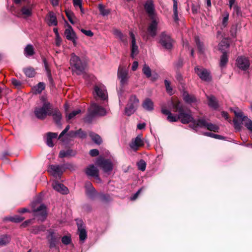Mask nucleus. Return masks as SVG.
I'll list each match as a JSON object with an SVG mask.
<instances>
[{"instance_id":"nucleus-1","label":"nucleus","mask_w":252,"mask_h":252,"mask_svg":"<svg viewBox=\"0 0 252 252\" xmlns=\"http://www.w3.org/2000/svg\"><path fill=\"white\" fill-rule=\"evenodd\" d=\"M70 65L73 72L77 75H80L84 72L87 63L74 53H72L70 56Z\"/></svg>"},{"instance_id":"nucleus-2","label":"nucleus","mask_w":252,"mask_h":252,"mask_svg":"<svg viewBox=\"0 0 252 252\" xmlns=\"http://www.w3.org/2000/svg\"><path fill=\"white\" fill-rule=\"evenodd\" d=\"M173 111L175 112L179 113L180 120L182 123L184 124L197 123V120H194L192 116L186 113L184 110L183 106L180 102L174 103L171 102Z\"/></svg>"},{"instance_id":"nucleus-3","label":"nucleus","mask_w":252,"mask_h":252,"mask_svg":"<svg viewBox=\"0 0 252 252\" xmlns=\"http://www.w3.org/2000/svg\"><path fill=\"white\" fill-rule=\"evenodd\" d=\"M107 114L106 110L96 103L93 102L88 109V114L84 118V121L88 123L92 122L96 116H103Z\"/></svg>"},{"instance_id":"nucleus-4","label":"nucleus","mask_w":252,"mask_h":252,"mask_svg":"<svg viewBox=\"0 0 252 252\" xmlns=\"http://www.w3.org/2000/svg\"><path fill=\"white\" fill-rule=\"evenodd\" d=\"M41 100L43 102L42 106L35 107L34 113L36 118L39 119L43 120L47 115L51 113L52 105L43 96L41 97Z\"/></svg>"},{"instance_id":"nucleus-5","label":"nucleus","mask_w":252,"mask_h":252,"mask_svg":"<svg viewBox=\"0 0 252 252\" xmlns=\"http://www.w3.org/2000/svg\"><path fill=\"white\" fill-rule=\"evenodd\" d=\"M189 127L192 128L195 132L197 131V128H205L207 129L213 131L214 132H218L219 127L216 125L211 123L208 122L204 118H199L197 120V123L190 124Z\"/></svg>"},{"instance_id":"nucleus-6","label":"nucleus","mask_w":252,"mask_h":252,"mask_svg":"<svg viewBox=\"0 0 252 252\" xmlns=\"http://www.w3.org/2000/svg\"><path fill=\"white\" fill-rule=\"evenodd\" d=\"M46 239L50 249H59L58 245L60 242L61 236L58 233L54 230L49 229L47 230Z\"/></svg>"},{"instance_id":"nucleus-7","label":"nucleus","mask_w":252,"mask_h":252,"mask_svg":"<svg viewBox=\"0 0 252 252\" xmlns=\"http://www.w3.org/2000/svg\"><path fill=\"white\" fill-rule=\"evenodd\" d=\"M139 101L135 95L130 96L125 109V114L127 116L133 114L137 110L139 106Z\"/></svg>"},{"instance_id":"nucleus-8","label":"nucleus","mask_w":252,"mask_h":252,"mask_svg":"<svg viewBox=\"0 0 252 252\" xmlns=\"http://www.w3.org/2000/svg\"><path fill=\"white\" fill-rule=\"evenodd\" d=\"M35 202L32 203V207L33 209L34 216L36 217L38 220L44 221L47 217V213L46 206L43 204H40V206L36 208H35Z\"/></svg>"},{"instance_id":"nucleus-9","label":"nucleus","mask_w":252,"mask_h":252,"mask_svg":"<svg viewBox=\"0 0 252 252\" xmlns=\"http://www.w3.org/2000/svg\"><path fill=\"white\" fill-rule=\"evenodd\" d=\"M194 72L198 77L204 81L209 82L212 79L210 72L203 67L199 66H195L194 68Z\"/></svg>"},{"instance_id":"nucleus-10","label":"nucleus","mask_w":252,"mask_h":252,"mask_svg":"<svg viewBox=\"0 0 252 252\" xmlns=\"http://www.w3.org/2000/svg\"><path fill=\"white\" fill-rule=\"evenodd\" d=\"M159 43L163 48L167 50L171 49L173 47V40L166 32H162L160 34Z\"/></svg>"},{"instance_id":"nucleus-11","label":"nucleus","mask_w":252,"mask_h":252,"mask_svg":"<svg viewBox=\"0 0 252 252\" xmlns=\"http://www.w3.org/2000/svg\"><path fill=\"white\" fill-rule=\"evenodd\" d=\"M236 66L243 71H247L250 66L249 58L244 56H238L236 60Z\"/></svg>"},{"instance_id":"nucleus-12","label":"nucleus","mask_w":252,"mask_h":252,"mask_svg":"<svg viewBox=\"0 0 252 252\" xmlns=\"http://www.w3.org/2000/svg\"><path fill=\"white\" fill-rule=\"evenodd\" d=\"M76 221L79 240L82 243H83L87 237V233L85 226L81 220H76Z\"/></svg>"},{"instance_id":"nucleus-13","label":"nucleus","mask_w":252,"mask_h":252,"mask_svg":"<svg viewBox=\"0 0 252 252\" xmlns=\"http://www.w3.org/2000/svg\"><path fill=\"white\" fill-rule=\"evenodd\" d=\"M151 22L148 27L149 34L152 37L157 35L158 24L159 22L158 16L150 18Z\"/></svg>"},{"instance_id":"nucleus-14","label":"nucleus","mask_w":252,"mask_h":252,"mask_svg":"<svg viewBox=\"0 0 252 252\" xmlns=\"http://www.w3.org/2000/svg\"><path fill=\"white\" fill-rule=\"evenodd\" d=\"M96 163L102 169L104 172H111L113 168V163L110 159L98 158Z\"/></svg>"},{"instance_id":"nucleus-15","label":"nucleus","mask_w":252,"mask_h":252,"mask_svg":"<svg viewBox=\"0 0 252 252\" xmlns=\"http://www.w3.org/2000/svg\"><path fill=\"white\" fill-rule=\"evenodd\" d=\"M234 112L237 118L241 119L242 122H243V125L247 128L252 132V121L247 116H245L243 112L240 110L234 111Z\"/></svg>"},{"instance_id":"nucleus-16","label":"nucleus","mask_w":252,"mask_h":252,"mask_svg":"<svg viewBox=\"0 0 252 252\" xmlns=\"http://www.w3.org/2000/svg\"><path fill=\"white\" fill-rule=\"evenodd\" d=\"M48 171L55 178L60 179L64 172L62 164L49 165Z\"/></svg>"},{"instance_id":"nucleus-17","label":"nucleus","mask_w":252,"mask_h":252,"mask_svg":"<svg viewBox=\"0 0 252 252\" xmlns=\"http://www.w3.org/2000/svg\"><path fill=\"white\" fill-rule=\"evenodd\" d=\"M64 35L67 40L72 42L74 46H76L77 37L71 26L68 25L67 28L65 30Z\"/></svg>"},{"instance_id":"nucleus-18","label":"nucleus","mask_w":252,"mask_h":252,"mask_svg":"<svg viewBox=\"0 0 252 252\" xmlns=\"http://www.w3.org/2000/svg\"><path fill=\"white\" fill-rule=\"evenodd\" d=\"M94 94L95 97L97 96L102 100H107V91L104 88L99 87L98 86H94Z\"/></svg>"},{"instance_id":"nucleus-19","label":"nucleus","mask_w":252,"mask_h":252,"mask_svg":"<svg viewBox=\"0 0 252 252\" xmlns=\"http://www.w3.org/2000/svg\"><path fill=\"white\" fill-rule=\"evenodd\" d=\"M144 144V140L142 139L141 136L139 135L135 138L132 139L129 145L132 150L133 151H136L139 147L142 146Z\"/></svg>"},{"instance_id":"nucleus-20","label":"nucleus","mask_w":252,"mask_h":252,"mask_svg":"<svg viewBox=\"0 0 252 252\" xmlns=\"http://www.w3.org/2000/svg\"><path fill=\"white\" fill-rule=\"evenodd\" d=\"M144 8L150 18L157 16L155 13V7L152 0H147L146 1L144 5Z\"/></svg>"},{"instance_id":"nucleus-21","label":"nucleus","mask_w":252,"mask_h":252,"mask_svg":"<svg viewBox=\"0 0 252 252\" xmlns=\"http://www.w3.org/2000/svg\"><path fill=\"white\" fill-rule=\"evenodd\" d=\"M127 76V70L120 66L118 70V77L120 80V82L122 86L126 83L128 79Z\"/></svg>"},{"instance_id":"nucleus-22","label":"nucleus","mask_w":252,"mask_h":252,"mask_svg":"<svg viewBox=\"0 0 252 252\" xmlns=\"http://www.w3.org/2000/svg\"><path fill=\"white\" fill-rule=\"evenodd\" d=\"M52 187L55 190L63 194H67L69 192L68 189L65 186L57 181L53 183Z\"/></svg>"},{"instance_id":"nucleus-23","label":"nucleus","mask_w":252,"mask_h":252,"mask_svg":"<svg viewBox=\"0 0 252 252\" xmlns=\"http://www.w3.org/2000/svg\"><path fill=\"white\" fill-rule=\"evenodd\" d=\"M49 115L52 116L53 119L56 122V124L60 126H61L62 124L61 121L62 117L61 112L58 109H52L51 108V113H50Z\"/></svg>"},{"instance_id":"nucleus-24","label":"nucleus","mask_w":252,"mask_h":252,"mask_svg":"<svg viewBox=\"0 0 252 252\" xmlns=\"http://www.w3.org/2000/svg\"><path fill=\"white\" fill-rule=\"evenodd\" d=\"M130 36L131 38V57L134 58L135 56L138 53V47L136 44V40L135 36L132 32H129Z\"/></svg>"},{"instance_id":"nucleus-25","label":"nucleus","mask_w":252,"mask_h":252,"mask_svg":"<svg viewBox=\"0 0 252 252\" xmlns=\"http://www.w3.org/2000/svg\"><path fill=\"white\" fill-rule=\"evenodd\" d=\"M85 173L88 176L94 177L98 174V170L94 165L90 164L86 168Z\"/></svg>"},{"instance_id":"nucleus-26","label":"nucleus","mask_w":252,"mask_h":252,"mask_svg":"<svg viewBox=\"0 0 252 252\" xmlns=\"http://www.w3.org/2000/svg\"><path fill=\"white\" fill-rule=\"evenodd\" d=\"M207 98L208 100V105L210 107L214 109H217L218 108V101L214 95H207Z\"/></svg>"},{"instance_id":"nucleus-27","label":"nucleus","mask_w":252,"mask_h":252,"mask_svg":"<svg viewBox=\"0 0 252 252\" xmlns=\"http://www.w3.org/2000/svg\"><path fill=\"white\" fill-rule=\"evenodd\" d=\"M58 136V133L56 132H49L46 134V144L50 147H53L54 146V143L52 139L56 138Z\"/></svg>"},{"instance_id":"nucleus-28","label":"nucleus","mask_w":252,"mask_h":252,"mask_svg":"<svg viewBox=\"0 0 252 252\" xmlns=\"http://www.w3.org/2000/svg\"><path fill=\"white\" fill-rule=\"evenodd\" d=\"M143 108L147 111H152L154 110V103L149 98H146L142 104Z\"/></svg>"},{"instance_id":"nucleus-29","label":"nucleus","mask_w":252,"mask_h":252,"mask_svg":"<svg viewBox=\"0 0 252 252\" xmlns=\"http://www.w3.org/2000/svg\"><path fill=\"white\" fill-rule=\"evenodd\" d=\"M42 60L43 63L44 68L46 71L48 78L50 81H52L53 79L52 77L50 64L45 57H42Z\"/></svg>"},{"instance_id":"nucleus-30","label":"nucleus","mask_w":252,"mask_h":252,"mask_svg":"<svg viewBox=\"0 0 252 252\" xmlns=\"http://www.w3.org/2000/svg\"><path fill=\"white\" fill-rule=\"evenodd\" d=\"M114 34L125 44H127L126 36L124 35L120 30L115 29L113 31Z\"/></svg>"},{"instance_id":"nucleus-31","label":"nucleus","mask_w":252,"mask_h":252,"mask_svg":"<svg viewBox=\"0 0 252 252\" xmlns=\"http://www.w3.org/2000/svg\"><path fill=\"white\" fill-rule=\"evenodd\" d=\"M183 99L187 103H192L196 101V98L193 95H190L187 92L183 93Z\"/></svg>"},{"instance_id":"nucleus-32","label":"nucleus","mask_w":252,"mask_h":252,"mask_svg":"<svg viewBox=\"0 0 252 252\" xmlns=\"http://www.w3.org/2000/svg\"><path fill=\"white\" fill-rule=\"evenodd\" d=\"M47 21L50 26H57L58 22L57 18L53 12H50L47 17Z\"/></svg>"},{"instance_id":"nucleus-33","label":"nucleus","mask_w":252,"mask_h":252,"mask_svg":"<svg viewBox=\"0 0 252 252\" xmlns=\"http://www.w3.org/2000/svg\"><path fill=\"white\" fill-rule=\"evenodd\" d=\"M34 48L32 45L28 44L24 49V55L26 57H31L34 54Z\"/></svg>"},{"instance_id":"nucleus-34","label":"nucleus","mask_w":252,"mask_h":252,"mask_svg":"<svg viewBox=\"0 0 252 252\" xmlns=\"http://www.w3.org/2000/svg\"><path fill=\"white\" fill-rule=\"evenodd\" d=\"M32 5H28L23 6L21 9V12L23 15L26 16H30L32 14Z\"/></svg>"},{"instance_id":"nucleus-35","label":"nucleus","mask_w":252,"mask_h":252,"mask_svg":"<svg viewBox=\"0 0 252 252\" xmlns=\"http://www.w3.org/2000/svg\"><path fill=\"white\" fill-rule=\"evenodd\" d=\"M173 19L176 22H177L179 20L178 12V0H173Z\"/></svg>"},{"instance_id":"nucleus-36","label":"nucleus","mask_w":252,"mask_h":252,"mask_svg":"<svg viewBox=\"0 0 252 252\" xmlns=\"http://www.w3.org/2000/svg\"><path fill=\"white\" fill-rule=\"evenodd\" d=\"M11 238L7 235H0V247H3L7 245L10 241Z\"/></svg>"},{"instance_id":"nucleus-37","label":"nucleus","mask_w":252,"mask_h":252,"mask_svg":"<svg viewBox=\"0 0 252 252\" xmlns=\"http://www.w3.org/2000/svg\"><path fill=\"white\" fill-rule=\"evenodd\" d=\"M24 218L23 217L19 216H15L13 217H7L4 218V221H10L11 222L18 223L21 222L24 220Z\"/></svg>"},{"instance_id":"nucleus-38","label":"nucleus","mask_w":252,"mask_h":252,"mask_svg":"<svg viewBox=\"0 0 252 252\" xmlns=\"http://www.w3.org/2000/svg\"><path fill=\"white\" fill-rule=\"evenodd\" d=\"M228 61V55L226 52H223L220 57V66L223 68L225 66Z\"/></svg>"},{"instance_id":"nucleus-39","label":"nucleus","mask_w":252,"mask_h":252,"mask_svg":"<svg viewBox=\"0 0 252 252\" xmlns=\"http://www.w3.org/2000/svg\"><path fill=\"white\" fill-rule=\"evenodd\" d=\"M45 85L43 82H39L33 88V90L36 94H39L45 89Z\"/></svg>"},{"instance_id":"nucleus-40","label":"nucleus","mask_w":252,"mask_h":252,"mask_svg":"<svg viewBox=\"0 0 252 252\" xmlns=\"http://www.w3.org/2000/svg\"><path fill=\"white\" fill-rule=\"evenodd\" d=\"M98 8L100 12V15H101L103 16H106L108 15L111 12L110 9L105 8V6L101 3H99L98 4Z\"/></svg>"},{"instance_id":"nucleus-41","label":"nucleus","mask_w":252,"mask_h":252,"mask_svg":"<svg viewBox=\"0 0 252 252\" xmlns=\"http://www.w3.org/2000/svg\"><path fill=\"white\" fill-rule=\"evenodd\" d=\"M194 40L199 52L203 54L204 52V47L203 43L200 41L198 36H195Z\"/></svg>"},{"instance_id":"nucleus-42","label":"nucleus","mask_w":252,"mask_h":252,"mask_svg":"<svg viewBox=\"0 0 252 252\" xmlns=\"http://www.w3.org/2000/svg\"><path fill=\"white\" fill-rule=\"evenodd\" d=\"M90 136L91 137L92 140L96 144L99 145L102 143V139L99 135L94 133V132H90Z\"/></svg>"},{"instance_id":"nucleus-43","label":"nucleus","mask_w":252,"mask_h":252,"mask_svg":"<svg viewBox=\"0 0 252 252\" xmlns=\"http://www.w3.org/2000/svg\"><path fill=\"white\" fill-rule=\"evenodd\" d=\"M74 155L73 151L72 150H62L59 153V157L63 158L64 157H69Z\"/></svg>"},{"instance_id":"nucleus-44","label":"nucleus","mask_w":252,"mask_h":252,"mask_svg":"<svg viewBox=\"0 0 252 252\" xmlns=\"http://www.w3.org/2000/svg\"><path fill=\"white\" fill-rule=\"evenodd\" d=\"M142 72L148 78L151 76V69L150 67L146 63H145L143 66Z\"/></svg>"},{"instance_id":"nucleus-45","label":"nucleus","mask_w":252,"mask_h":252,"mask_svg":"<svg viewBox=\"0 0 252 252\" xmlns=\"http://www.w3.org/2000/svg\"><path fill=\"white\" fill-rule=\"evenodd\" d=\"M229 47V44L226 40H222L219 44L218 48L222 52Z\"/></svg>"},{"instance_id":"nucleus-46","label":"nucleus","mask_w":252,"mask_h":252,"mask_svg":"<svg viewBox=\"0 0 252 252\" xmlns=\"http://www.w3.org/2000/svg\"><path fill=\"white\" fill-rule=\"evenodd\" d=\"M203 135L205 136H207L208 137H212V138H214L215 139H218L222 140V139H224V137H223L221 135L214 134L213 133L210 132H204Z\"/></svg>"},{"instance_id":"nucleus-47","label":"nucleus","mask_w":252,"mask_h":252,"mask_svg":"<svg viewBox=\"0 0 252 252\" xmlns=\"http://www.w3.org/2000/svg\"><path fill=\"white\" fill-rule=\"evenodd\" d=\"M86 195L91 199H94L97 194V192L94 188L89 189L86 191Z\"/></svg>"},{"instance_id":"nucleus-48","label":"nucleus","mask_w":252,"mask_h":252,"mask_svg":"<svg viewBox=\"0 0 252 252\" xmlns=\"http://www.w3.org/2000/svg\"><path fill=\"white\" fill-rule=\"evenodd\" d=\"M64 171L66 169H69L71 171H74L76 169V166L74 164L71 163H65L62 164Z\"/></svg>"},{"instance_id":"nucleus-49","label":"nucleus","mask_w":252,"mask_h":252,"mask_svg":"<svg viewBox=\"0 0 252 252\" xmlns=\"http://www.w3.org/2000/svg\"><path fill=\"white\" fill-rule=\"evenodd\" d=\"M167 119L170 122H177L179 120H180L179 113H178V115L171 113L167 116Z\"/></svg>"},{"instance_id":"nucleus-50","label":"nucleus","mask_w":252,"mask_h":252,"mask_svg":"<svg viewBox=\"0 0 252 252\" xmlns=\"http://www.w3.org/2000/svg\"><path fill=\"white\" fill-rule=\"evenodd\" d=\"M240 119V121H238L237 119L233 120L234 128L238 131H240L241 130L242 124H243V122H242L241 119Z\"/></svg>"},{"instance_id":"nucleus-51","label":"nucleus","mask_w":252,"mask_h":252,"mask_svg":"<svg viewBox=\"0 0 252 252\" xmlns=\"http://www.w3.org/2000/svg\"><path fill=\"white\" fill-rule=\"evenodd\" d=\"M233 14L235 15L238 17L242 16V11H241V8L237 4H235L233 6Z\"/></svg>"},{"instance_id":"nucleus-52","label":"nucleus","mask_w":252,"mask_h":252,"mask_svg":"<svg viewBox=\"0 0 252 252\" xmlns=\"http://www.w3.org/2000/svg\"><path fill=\"white\" fill-rule=\"evenodd\" d=\"M24 73L28 77H33L35 75V71L32 68H29L24 70Z\"/></svg>"},{"instance_id":"nucleus-53","label":"nucleus","mask_w":252,"mask_h":252,"mask_svg":"<svg viewBox=\"0 0 252 252\" xmlns=\"http://www.w3.org/2000/svg\"><path fill=\"white\" fill-rule=\"evenodd\" d=\"M45 230V227L44 225H40L34 227L32 229V233L35 234H37L41 231H44Z\"/></svg>"},{"instance_id":"nucleus-54","label":"nucleus","mask_w":252,"mask_h":252,"mask_svg":"<svg viewBox=\"0 0 252 252\" xmlns=\"http://www.w3.org/2000/svg\"><path fill=\"white\" fill-rule=\"evenodd\" d=\"M137 166L139 170L144 171L146 169V163L144 160L141 159L137 163Z\"/></svg>"},{"instance_id":"nucleus-55","label":"nucleus","mask_w":252,"mask_h":252,"mask_svg":"<svg viewBox=\"0 0 252 252\" xmlns=\"http://www.w3.org/2000/svg\"><path fill=\"white\" fill-rule=\"evenodd\" d=\"M81 112L80 109H77L76 110H74L67 115H66V117L67 120H70L74 118L76 115L79 114Z\"/></svg>"},{"instance_id":"nucleus-56","label":"nucleus","mask_w":252,"mask_h":252,"mask_svg":"<svg viewBox=\"0 0 252 252\" xmlns=\"http://www.w3.org/2000/svg\"><path fill=\"white\" fill-rule=\"evenodd\" d=\"M87 136V133L85 131L79 129L77 130V137L81 139H85Z\"/></svg>"},{"instance_id":"nucleus-57","label":"nucleus","mask_w":252,"mask_h":252,"mask_svg":"<svg viewBox=\"0 0 252 252\" xmlns=\"http://www.w3.org/2000/svg\"><path fill=\"white\" fill-rule=\"evenodd\" d=\"M191 10L193 14H196L200 11V5L198 3H192L191 5Z\"/></svg>"},{"instance_id":"nucleus-58","label":"nucleus","mask_w":252,"mask_h":252,"mask_svg":"<svg viewBox=\"0 0 252 252\" xmlns=\"http://www.w3.org/2000/svg\"><path fill=\"white\" fill-rule=\"evenodd\" d=\"M65 13L69 21L72 24H74L75 23L73 20V17L74 16L73 13L70 10L66 11Z\"/></svg>"},{"instance_id":"nucleus-59","label":"nucleus","mask_w":252,"mask_h":252,"mask_svg":"<svg viewBox=\"0 0 252 252\" xmlns=\"http://www.w3.org/2000/svg\"><path fill=\"white\" fill-rule=\"evenodd\" d=\"M71 237L68 236H63L62 238V242L65 245H69L71 243Z\"/></svg>"},{"instance_id":"nucleus-60","label":"nucleus","mask_w":252,"mask_h":252,"mask_svg":"<svg viewBox=\"0 0 252 252\" xmlns=\"http://www.w3.org/2000/svg\"><path fill=\"white\" fill-rule=\"evenodd\" d=\"M229 14L228 12H225L224 15L222 19V25L224 27H226L227 25V22H228V18H229Z\"/></svg>"},{"instance_id":"nucleus-61","label":"nucleus","mask_w":252,"mask_h":252,"mask_svg":"<svg viewBox=\"0 0 252 252\" xmlns=\"http://www.w3.org/2000/svg\"><path fill=\"white\" fill-rule=\"evenodd\" d=\"M164 84H165V86L167 92L169 94H171L172 91V88L170 86V82L169 81H168L167 80H165Z\"/></svg>"},{"instance_id":"nucleus-62","label":"nucleus","mask_w":252,"mask_h":252,"mask_svg":"<svg viewBox=\"0 0 252 252\" xmlns=\"http://www.w3.org/2000/svg\"><path fill=\"white\" fill-rule=\"evenodd\" d=\"M100 196L101 200L103 201L108 202L111 200V197L108 194H101Z\"/></svg>"},{"instance_id":"nucleus-63","label":"nucleus","mask_w":252,"mask_h":252,"mask_svg":"<svg viewBox=\"0 0 252 252\" xmlns=\"http://www.w3.org/2000/svg\"><path fill=\"white\" fill-rule=\"evenodd\" d=\"M12 84L16 87H19L21 85V82L20 81L18 80L15 78L11 79Z\"/></svg>"},{"instance_id":"nucleus-64","label":"nucleus","mask_w":252,"mask_h":252,"mask_svg":"<svg viewBox=\"0 0 252 252\" xmlns=\"http://www.w3.org/2000/svg\"><path fill=\"white\" fill-rule=\"evenodd\" d=\"M81 31L82 33L88 36H92L94 35L93 32L91 30H86L84 29H81Z\"/></svg>"}]
</instances>
